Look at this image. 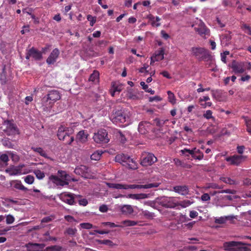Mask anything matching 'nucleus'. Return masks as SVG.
Masks as SVG:
<instances>
[{"label": "nucleus", "mask_w": 251, "mask_h": 251, "mask_svg": "<svg viewBox=\"0 0 251 251\" xmlns=\"http://www.w3.org/2000/svg\"><path fill=\"white\" fill-rule=\"evenodd\" d=\"M140 85L142 86V88L144 90H145L146 92L148 93H150L151 94L153 95L154 94L155 92L154 90H152L151 88H148V86L145 84V83L143 81L140 82Z\"/></svg>", "instance_id": "41"}, {"label": "nucleus", "mask_w": 251, "mask_h": 251, "mask_svg": "<svg viewBox=\"0 0 251 251\" xmlns=\"http://www.w3.org/2000/svg\"><path fill=\"white\" fill-rule=\"evenodd\" d=\"M161 100V98L158 96H155L154 97H150L149 98V101L150 102H152L153 101H160Z\"/></svg>", "instance_id": "63"}, {"label": "nucleus", "mask_w": 251, "mask_h": 251, "mask_svg": "<svg viewBox=\"0 0 251 251\" xmlns=\"http://www.w3.org/2000/svg\"><path fill=\"white\" fill-rule=\"evenodd\" d=\"M149 19H150V20L151 21V24L153 26H159L160 25V23H155L156 21L155 20L154 17L151 16L149 17Z\"/></svg>", "instance_id": "56"}, {"label": "nucleus", "mask_w": 251, "mask_h": 251, "mask_svg": "<svg viewBox=\"0 0 251 251\" xmlns=\"http://www.w3.org/2000/svg\"><path fill=\"white\" fill-rule=\"evenodd\" d=\"M15 219L14 217L11 215H8L6 216V222L7 224H11L14 222Z\"/></svg>", "instance_id": "55"}, {"label": "nucleus", "mask_w": 251, "mask_h": 251, "mask_svg": "<svg viewBox=\"0 0 251 251\" xmlns=\"http://www.w3.org/2000/svg\"><path fill=\"white\" fill-rule=\"evenodd\" d=\"M246 158V157L243 155H233L231 157L226 158V161L230 162L232 165L238 166Z\"/></svg>", "instance_id": "21"}, {"label": "nucleus", "mask_w": 251, "mask_h": 251, "mask_svg": "<svg viewBox=\"0 0 251 251\" xmlns=\"http://www.w3.org/2000/svg\"><path fill=\"white\" fill-rule=\"evenodd\" d=\"M157 203L166 208H173L178 206L173 198L163 197L157 199Z\"/></svg>", "instance_id": "9"}, {"label": "nucleus", "mask_w": 251, "mask_h": 251, "mask_svg": "<svg viewBox=\"0 0 251 251\" xmlns=\"http://www.w3.org/2000/svg\"><path fill=\"white\" fill-rule=\"evenodd\" d=\"M127 97L131 100H137L138 99V96L134 92L132 89L129 88L127 91Z\"/></svg>", "instance_id": "33"}, {"label": "nucleus", "mask_w": 251, "mask_h": 251, "mask_svg": "<svg viewBox=\"0 0 251 251\" xmlns=\"http://www.w3.org/2000/svg\"><path fill=\"white\" fill-rule=\"evenodd\" d=\"M81 196L79 195H76V199H77V202H78L80 205L86 206L88 204V201L86 199H81Z\"/></svg>", "instance_id": "38"}, {"label": "nucleus", "mask_w": 251, "mask_h": 251, "mask_svg": "<svg viewBox=\"0 0 251 251\" xmlns=\"http://www.w3.org/2000/svg\"><path fill=\"white\" fill-rule=\"evenodd\" d=\"M52 219H53V218H52V216H47V217L43 218L42 219L41 223H49L50 221H51Z\"/></svg>", "instance_id": "62"}, {"label": "nucleus", "mask_w": 251, "mask_h": 251, "mask_svg": "<svg viewBox=\"0 0 251 251\" xmlns=\"http://www.w3.org/2000/svg\"><path fill=\"white\" fill-rule=\"evenodd\" d=\"M164 49L163 48H160L157 50L153 56L156 60H162L164 59Z\"/></svg>", "instance_id": "31"}, {"label": "nucleus", "mask_w": 251, "mask_h": 251, "mask_svg": "<svg viewBox=\"0 0 251 251\" xmlns=\"http://www.w3.org/2000/svg\"><path fill=\"white\" fill-rule=\"evenodd\" d=\"M116 134L117 137L119 138L121 143H125L126 142V139L124 133H123L120 130H118L117 131Z\"/></svg>", "instance_id": "36"}, {"label": "nucleus", "mask_w": 251, "mask_h": 251, "mask_svg": "<svg viewBox=\"0 0 251 251\" xmlns=\"http://www.w3.org/2000/svg\"><path fill=\"white\" fill-rule=\"evenodd\" d=\"M3 146L9 149H14V145L11 142L9 139L5 138L1 140Z\"/></svg>", "instance_id": "34"}, {"label": "nucleus", "mask_w": 251, "mask_h": 251, "mask_svg": "<svg viewBox=\"0 0 251 251\" xmlns=\"http://www.w3.org/2000/svg\"><path fill=\"white\" fill-rule=\"evenodd\" d=\"M182 154H185L186 152L191 155L192 157L195 159L201 160L203 157V154L199 149L195 148L192 150L184 149L180 151Z\"/></svg>", "instance_id": "12"}, {"label": "nucleus", "mask_w": 251, "mask_h": 251, "mask_svg": "<svg viewBox=\"0 0 251 251\" xmlns=\"http://www.w3.org/2000/svg\"><path fill=\"white\" fill-rule=\"evenodd\" d=\"M12 183H14V187L16 189L21 190L24 191H27L28 190V189L25 187L22 183L21 181L20 180H14L12 181L11 182V184H12Z\"/></svg>", "instance_id": "28"}, {"label": "nucleus", "mask_w": 251, "mask_h": 251, "mask_svg": "<svg viewBox=\"0 0 251 251\" xmlns=\"http://www.w3.org/2000/svg\"><path fill=\"white\" fill-rule=\"evenodd\" d=\"M88 133L85 130L79 131L75 138V141L77 143H84L87 141Z\"/></svg>", "instance_id": "22"}, {"label": "nucleus", "mask_w": 251, "mask_h": 251, "mask_svg": "<svg viewBox=\"0 0 251 251\" xmlns=\"http://www.w3.org/2000/svg\"><path fill=\"white\" fill-rule=\"evenodd\" d=\"M94 140L97 143L105 144L109 142L108 133L105 129H100L93 136Z\"/></svg>", "instance_id": "10"}, {"label": "nucleus", "mask_w": 251, "mask_h": 251, "mask_svg": "<svg viewBox=\"0 0 251 251\" xmlns=\"http://www.w3.org/2000/svg\"><path fill=\"white\" fill-rule=\"evenodd\" d=\"M168 95L169 101L172 104L176 103V99L174 94L170 91L167 92Z\"/></svg>", "instance_id": "43"}, {"label": "nucleus", "mask_w": 251, "mask_h": 251, "mask_svg": "<svg viewBox=\"0 0 251 251\" xmlns=\"http://www.w3.org/2000/svg\"><path fill=\"white\" fill-rule=\"evenodd\" d=\"M201 199L202 201H206L210 200V197L207 193H204L201 196Z\"/></svg>", "instance_id": "60"}, {"label": "nucleus", "mask_w": 251, "mask_h": 251, "mask_svg": "<svg viewBox=\"0 0 251 251\" xmlns=\"http://www.w3.org/2000/svg\"><path fill=\"white\" fill-rule=\"evenodd\" d=\"M242 28L249 35H251V26H249L247 24H243Z\"/></svg>", "instance_id": "52"}, {"label": "nucleus", "mask_w": 251, "mask_h": 251, "mask_svg": "<svg viewBox=\"0 0 251 251\" xmlns=\"http://www.w3.org/2000/svg\"><path fill=\"white\" fill-rule=\"evenodd\" d=\"M57 175V176L51 175L49 177L50 180L56 186H64L69 185L70 176L65 171L59 170Z\"/></svg>", "instance_id": "1"}, {"label": "nucleus", "mask_w": 251, "mask_h": 251, "mask_svg": "<svg viewBox=\"0 0 251 251\" xmlns=\"http://www.w3.org/2000/svg\"><path fill=\"white\" fill-rule=\"evenodd\" d=\"M190 51L192 55L200 61H208L211 60V55L209 51L203 48L193 47Z\"/></svg>", "instance_id": "4"}, {"label": "nucleus", "mask_w": 251, "mask_h": 251, "mask_svg": "<svg viewBox=\"0 0 251 251\" xmlns=\"http://www.w3.org/2000/svg\"><path fill=\"white\" fill-rule=\"evenodd\" d=\"M154 124L156 126L159 127H162L165 124L166 121L163 120H160L158 118H155L154 120Z\"/></svg>", "instance_id": "42"}, {"label": "nucleus", "mask_w": 251, "mask_h": 251, "mask_svg": "<svg viewBox=\"0 0 251 251\" xmlns=\"http://www.w3.org/2000/svg\"><path fill=\"white\" fill-rule=\"evenodd\" d=\"M212 114V111L210 110H207L205 112V113L203 114V117L207 119H209L213 118Z\"/></svg>", "instance_id": "57"}, {"label": "nucleus", "mask_w": 251, "mask_h": 251, "mask_svg": "<svg viewBox=\"0 0 251 251\" xmlns=\"http://www.w3.org/2000/svg\"><path fill=\"white\" fill-rule=\"evenodd\" d=\"M60 98L61 96L58 91L55 90L50 91L46 96L43 98V105L47 108H51L53 103Z\"/></svg>", "instance_id": "3"}, {"label": "nucleus", "mask_w": 251, "mask_h": 251, "mask_svg": "<svg viewBox=\"0 0 251 251\" xmlns=\"http://www.w3.org/2000/svg\"><path fill=\"white\" fill-rule=\"evenodd\" d=\"M195 30L201 37L210 35V30L207 28L203 22H201L198 27H195Z\"/></svg>", "instance_id": "17"}, {"label": "nucleus", "mask_w": 251, "mask_h": 251, "mask_svg": "<svg viewBox=\"0 0 251 251\" xmlns=\"http://www.w3.org/2000/svg\"><path fill=\"white\" fill-rule=\"evenodd\" d=\"M231 33L230 31H227L221 36L220 39L222 46H227L231 44L232 38Z\"/></svg>", "instance_id": "20"}, {"label": "nucleus", "mask_w": 251, "mask_h": 251, "mask_svg": "<svg viewBox=\"0 0 251 251\" xmlns=\"http://www.w3.org/2000/svg\"><path fill=\"white\" fill-rule=\"evenodd\" d=\"M122 86H121V85H119V86H114L113 85V89H114V91H113V92L111 94L112 96H113L114 95V93L116 92H120L122 91Z\"/></svg>", "instance_id": "61"}, {"label": "nucleus", "mask_w": 251, "mask_h": 251, "mask_svg": "<svg viewBox=\"0 0 251 251\" xmlns=\"http://www.w3.org/2000/svg\"><path fill=\"white\" fill-rule=\"evenodd\" d=\"M192 203V202L189 200H184L179 203H177V204H178V206L180 205L182 207H186L189 206Z\"/></svg>", "instance_id": "46"}, {"label": "nucleus", "mask_w": 251, "mask_h": 251, "mask_svg": "<svg viewBox=\"0 0 251 251\" xmlns=\"http://www.w3.org/2000/svg\"><path fill=\"white\" fill-rule=\"evenodd\" d=\"M240 246H251V244L243 242L229 241L225 242L223 248L226 251H240Z\"/></svg>", "instance_id": "8"}, {"label": "nucleus", "mask_w": 251, "mask_h": 251, "mask_svg": "<svg viewBox=\"0 0 251 251\" xmlns=\"http://www.w3.org/2000/svg\"><path fill=\"white\" fill-rule=\"evenodd\" d=\"M149 194L141 193L137 194H128L126 196V198H130L134 200H139L141 199H145L149 197Z\"/></svg>", "instance_id": "25"}, {"label": "nucleus", "mask_w": 251, "mask_h": 251, "mask_svg": "<svg viewBox=\"0 0 251 251\" xmlns=\"http://www.w3.org/2000/svg\"><path fill=\"white\" fill-rule=\"evenodd\" d=\"M31 56L35 60H40L42 58V55L41 52L39 51L34 48L30 49Z\"/></svg>", "instance_id": "26"}, {"label": "nucleus", "mask_w": 251, "mask_h": 251, "mask_svg": "<svg viewBox=\"0 0 251 251\" xmlns=\"http://www.w3.org/2000/svg\"><path fill=\"white\" fill-rule=\"evenodd\" d=\"M48 250L49 251H60L62 248L59 246H53L50 247H48Z\"/></svg>", "instance_id": "54"}, {"label": "nucleus", "mask_w": 251, "mask_h": 251, "mask_svg": "<svg viewBox=\"0 0 251 251\" xmlns=\"http://www.w3.org/2000/svg\"><path fill=\"white\" fill-rule=\"evenodd\" d=\"M3 125L5 126L3 131L7 135L13 136L19 134V131L17 126L12 121L5 120L3 123Z\"/></svg>", "instance_id": "7"}, {"label": "nucleus", "mask_w": 251, "mask_h": 251, "mask_svg": "<svg viewBox=\"0 0 251 251\" xmlns=\"http://www.w3.org/2000/svg\"><path fill=\"white\" fill-rule=\"evenodd\" d=\"M80 226L82 228L87 229H91L93 226L90 223H81Z\"/></svg>", "instance_id": "59"}, {"label": "nucleus", "mask_w": 251, "mask_h": 251, "mask_svg": "<svg viewBox=\"0 0 251 251\" xmlns=\"http://www.w3.org/2000/svg\"><path fill=\"white\" fill-rule=\"evenodd\" d=\"M115 160L128 169L136 170L138 168L137 164L136 162L127 155L124 154H118L115 156Z\"/></svg>", "instance_id": "2"}, {"label": "nucleus", "mask_w": 251, "mask_h": 251, "mask_svg": "<svg viewBox=\"0 0 251 251\" xmlns=\"http://www.w3.org/2000/svg\"><path fill=\"white\" fill-rule=\"evenodd\" d=\"M157 160L156 157L151 153H144L142 154L140 164L142 166L146 167L151 166Z\"/></svg>", "instance_id": "11"}, {"label": "nucleus", "mask_w": 251, "mask_h": 251, "mask_svg": "<svg viewBox=\"0 0 251 251\" xmlns=\"http://www.w3.org/2000/svg\"><path fill=\"white\" fill-rule=\"evenodd\" d=\"M121 212L125 214H130L133 212V209L130 205H124L121 208Z\"/></svg>", "instance_id": "29"}, {"label": "nucleus", "mask_w": 251, "mask_h": 251, "mask_svg": "<svg viewBox=\"0 0 251 251\" xmlns=\"http://www.w3.org/2000/svg\"><path fill=\"white\" fill-rule=\"evenodd\" d=\"M107 186L110 188L116 189H126V184L120 183H107Z\"/></svg>", "instance_id": "30"}, {"label": "nucleus", "mask_w": 251, "mask_h": 251, "mask_svg": "<svg viewBox=\"0 0 251 251\" xmlns=\"http://www.w3.org/2000/svg\"><path fill=\"white\" fill-rule=\"evenodd\" d=\"M110 119L113 123L118 124L125 123L128 117L123 109H115L113 110Z\"/></svg>", "instance_id": "5"}, {"label": "nucleus", "mask_w": 251, "mask_h": 251, "mask_svg": "<svg viewBox=\"0 0 251 251\" xmlns=\"http://www.w3.org/2000/svg\"><path fill=\"white\" fill-rule=\"evenodd\" d=\"M25 247L27 251H42L45 245L44 244L28 243Z\"/></svg>", "instance_id": "18"}, {"label": "nucleus", "mask_w": 251, "mask_h": 251, "mask_svg": "<svg viewBox=\"0 0 251 251\" xmlns=\"http://www.w3.org/2000/svg\"><path fill=\"white\" fill-rule=\"evenodd\" d=\"M76 232L77 229L75 228H68L66 231V233L72 236H75Z\"/></svg>", "instance_id": "49"}, {"label": "nucleus", "mask_w": 251, "mask_h": 251, "mask_svg": "<svg viewBox=\"0 0 251 251\" xmlns=\"http://www.w3.org/2000/svg\"><path fill=\"white\" fill-rule=\"evenodd\" d=\"M74 132L73 127L61 125L58 128L57 135L60 140L66 141Z\"/></svg>", "instance_id": "6"}, {"label": "nucleus", "mask_w": 251, "mask_h": 251, "mask_svg": "<svg viewBox=\"0 0 251 251\" xmlns=\"http://www.w3.org/2000/svg\"><path fill=\"white\" fill-rule=\"evenodd\" d=\"M23 167V166H21L20 167H16L13 169H12L11 172L10 173V176H15L18 174H21V168Z\"/></svg>", "instance_id": "40"}, {"label": "nucleus", "mask_w": 251, "mask_h": 251, "mask_svg": "<svg viewBox=\"0 0 251 251\" xmlns=\"http://www.w3.org/2000/svg\"><path fill=\"white\" fill-rule=\"evenodd\" d=\"M142 214L146 218L150 219L152 218L154 216L153 213L150 212L148 210H143L142 211Z\"/></svg>", "instance_id": "44"}, {"label": "nucleus", "mask_w": 251, "mask_h": 251, "mask_svg": "<svg viewBox=\"0 0 251 251\" xmlns=\"http://www.w3.org/2000/svg\"><path fill=\"white\" fill-rule=\"evenodd\" d=\"M76 196V195L72 193H64L60 195V198L63 202L69 205H74L77 202Z\"/></svg>", "instance_id": "13"}, {"label": "nucleus", "mask_w": 251, "mask_h": 251, "mask_svg": "<svg viewBox=\"0 0 251 251\" xmlns=\"http://www.w3.org/2000/svg\"><path fill=\"white\" fill-rule=\"evenodd\" d=\"M99 75L98 71H94L89 77V81L95 82L96 80H98L99 78Z\"/></svg>", "instance_id": "39"}, {"label": "nucleus", "mask_w": 251, "mask_h": 251, "mask_svg": "<svg viewBox=\"0 0 251 251\" xmlns=\"http://www.w3.org/2000/svg\"><path fill=\"white\" fill-rule=\"evenodd\" d=\"M36 177L39 179H43L45 177L44 173L39 170H35L34 172Z\"/></svg>", "instance_id": "45"}, {"label": "nucleus", "mask_w": 251, "mask_h": 251, "mask_svg": "<svg viewBox=\"0 0 251 251\" xmlns=\"http://www.w3.org/2000/svg\"><path fill=\"white\" fill-rule=\"evenodd\" d=\"M173 190L181 195H186L189 193V189L186 185L176 186L173 187Z\"/></svg>", "instance_id": "24"}, {"label": "nucleus", "mask_w": 251, "mask_h": 251, "mask_svg": "<svg viewBox=\"0 0 251 251\" xmlns=\"http://www.w3.org/2000/svg\"><path fill=\"white\" fill-rule=\"evenodd\" d=\"M219 193L235 194L236 193V191L234 190L226 189L222 191H219Z\"/></svg>", "instance_id": "58"}, {"label": "nucleus", "mask_w": 251, "mask_h": 251, "mask_svg": "<svg viewBox=\"0 0 251 251\" xmlns=\"http://www.w3.org/2000/svg\"><path fill=\"white\" fill-rule=\"evenodd\" d=\"M234 218L233 216H227L216 218L215 219V223L216 224H223L226 223L228 220H231Z\"/></svg>", "instance_id": "27"}, {"label": "nucleus", "mask_w": 251, "mask_h": 251, "mask_svg": "<svg viewBox=\"0 0 251 251\" xmlns=\"http://www.w3.org/2000/svg\"><path fill=\"white\" fill-rule=\"evenodd\" d=\"M87 20L90 22V25L93 26L96 22L95 17H93L91 15H88L87 16Z\"/></svg>", "instance_id": "53"}, {"label": "nucleus", "mask_w": 251, "mask_h": 251, "mask_svg": "<svg viewBox=\"0 0 251 251\" xmlns=\"http://www.w3.org/2000/svg\"><path fill=\"white\" fill-rule=\"evenodd\" d=\"M89 168L84 165H80L75 168L74 172L75 174L81 176L82 177L87 178L90 176Z\"/></svg>", "instance_id": "16"}, {"label": "nucleus", "mask_w": 251, "mask_h": 251, "mask_svg": "<svg viewBox=\"0 0 251 251\" xmlns=\"http://www.w3.org/2000/svg\"><path fill=\"white\" fill-rule=\"evenodd\" d=\"M60 54L59 50L58 49L55 48L51 51L50 55L47 59L46 62L49 65L54 64Z\"/></svg>", "instance_id": "19"}, {"label": "nucleus", "mask_w": 251, "mask_h": 251, "mask_svg": "<svg viewBox=\"0 0 251 251\" xmlns=\"http://www.w3.org/2000/svg\"><path fill=\"white\" fill-rule=\"evenodd\" d=\"M160 184L159 183L155 182L145 185L126 184V190L128 189H150L153 187H157L159 186Z\"/></svg>", "instance_id": "15"}, {"label": "nucleus", "mask_w": 251, "mask_h": 251, "mask_svg": "<svg viewBox=\"0 0 251 251\" xmlns=\"http://www.w3.org/2000/svg\"><path fill=\"white\" fill-rule=\"evenodd\" d=\"M229 66L235 74H242L246 70V64L242 62L233 61Z\"/></svg>", "instance_id": "14"}, {"label": "nucleus", "mask_w": 251, "mask_h": 251, "mask_svg": "<svg viewBox=\"0 0 251 251\" xmlns=\"http://www.w3.org/2000/svg\"><path fill=\"white\" fill-rule=\"evenodd\" d=\"M206 188H212V189H221L222 187L219 185L218 184L215 183H209L207 184Z\"/></svg>", "instance_id": "51"}, {"label": "nucleus", "mask_w": 251, "mask_h": 251, "mask_svg": "<svg viewBox=\"0 0 251 251\" xmlns=\"http://www.w3.org/2000/svg\"><path fill=\"white\" fill-rule=\"evenodd\" d=\"M91 159L94 160H99L100 159V155L98 153L94 152L91 155Z\"/></svg>", "instance_id": "64"}, {"label": "nucleus", "mask_w": 251, "mask_h": 251, "mask_svg": "<svg viewBox=\"0 0 251 251\" xmlns=\"http://www.w3.org/2000/svg\"><path fill=\"white\" fill-rule=\"evenodd\" d=\"M0 160L3 164V166H6L8 165V161H9V157L7 154L2 153L0 155Z\"/></svg>", "instance_id": "37"}, {"label": "nucleus", "mask_w": 251, "mask_h": 251, "mask_svg": "<svg viewBox=\"0 0 251 251\" xmlns=\"http://www.w3.org/2000/svg\"><path fill=\"white\" fill-rule=\"evenodd\" d=\"M122 224L126 226H134L137 225V222L131 220H125L122 222Z\"/></svg>", "instance_id": "48"}, {"label": "nucleus", "mask_w": 251, "mask_h": 251, "mask_svg": "<svg viewBox=\"0 0 251 251\" xmlns=\"http://www.w3.org/2000/svg\"><path fill=\"white\" fill-rule=\"evenodd\" d=\"M7 153L11 156V159L13 161L17 162L19 160L18 155L11 151H8Z\"/></svg>", "instance_id": "50"}, {"label": "nucleus", "mask_w": 251, "mask_h": 251, "mask_svg": "<svg viewBox=\"0 0 251 251\" xmlns=\"http://www.w3.org/2000/svg\"><path fill=\"white\" fill-rule=\"evenodd\" d=\"M151 123L147 121L141 122L138 126L139 132L143 134H146L151 129Z\"/></svg>", "instance_id": "23"}, {"label": "nucleus", "mask_w": 251, "mask_h": 251, "mask_svg": "<svg viewBox=\"0 0 251 251\" xmlns=\"http://www.w3.org/2000/svg\"><path fill=\"white\" fill-rule=\"evenodd\" d=\"M34 178L33 176L28 175L25 178V181L29 184H31L34 182Z\"/></svg>", "instance_id": "47"}, {"label": "nucleus", "mask_w": 251, "mask_h": 251, "mask_svg": "<svg viewBox=\"0 0 251 251\" xmlns=\"http://www.w3.org/2000/svg\"><path fill=\"white\" fill-rule=\"evenodd\" d=\"M220 180L224 182L230 184V185H237L238 182L235 180L232 179L230 177H221Z\"/></svg>", "instance_id": "32"}, {"label": "nucleus", "mask_w": 251, "mask_h": 251, "mask_svg": "<svg viewBox=\"0 0 251 251\" xmlns=\"http://www.w3.org/2000/svg\"><path fill=\"white\" fill-rule=\"evenodd\" d=\"M31 150L35 152L39 153L42 156L48 158L47 154L41 148L32 147Z\"/></svg>", "instance_id": "35"}]
</instances>
